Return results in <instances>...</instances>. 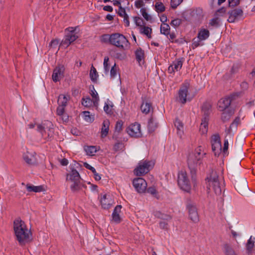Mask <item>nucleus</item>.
Instances as JSON below:
<instances>
[{
	"label": "nucleus",
	"mask_w": 255,
	"mask_h": 255,
	"mask_svg": "<svg viewBox=\"0 0 255 255\" xmlns=\"http://www.w3.org/2000/svg\"><path fill=\"white\" fill-rule=\"evenodd\" d=\"M208 118L205 117L202 119L200 131L202 134H206L208 131Z\"/></svg>",
	"instance_id": "nucleus-26"
},
{
	"label": "nucleus",
	"mask_w": 255,
	"mask_h": 255,
	"mask_svg": "<svg viewBox=\"0 0 255 255\" xmlns=\"http://www.w3.org/2000/svg\"><path fill=\"white\" fill-rule=\"evenodd\" d=\"M228 21L230 23L235 22L243 17V11L241 9L235 8L229 11Z\"/></svg>",
	"instance_id": "nucleus-15"
},
{
	"label": "nucleus",
	"mask_w": 255,
	"mask_h": 255,
	"mask_svg": "<svg viewBox=\"0 0 255 255\" xmlns=\"http://www.w3.org/2000/svg\"><path fill=\"white\" fill-rule=\"evenodd\" d=\"M146 190L148 193L151 194V195L155 197L157 199H158L159 196L158 195L157 191L155 187L152 186L149 187L147 188H146Z\"/></svg>",
	"instance_id": "nucleus-41"
},
{
	"label": "nucleus",
	"mask_w": 255,
	"mask_h": 255,
	"mask_svg": "<svg viewBox=\"0 0 255 255\" xmlns=\"http://www.w3.org/2000/svg\"><path fill=\"white\" fill-rule=\"evenodd\" d=\"M112 109H113V105L111 101L109 100H107L106 102L105 103V106L104 107V111L108 114H111L112 113Z\"/></svg>",
	"instance_id": "nucleus-37"
},
{
	"label": "nucleus",
	"mask_w": 255,
	"mask_h": 255,
	"mask_svg": "<svg viewBox=\"0 0 255 255\" xmlns=\"http://www.w3.org/2000/svg\"><path fill=\"white\" fill-rule=\"evenodd\" d=\"M255 237L251 236L246 244V248L248 254L252 253L254 250V248L255 247Z\"/></svg>",
	"instance_id": "nucleus-27"
},
{
	"label": "nucleus",
	"mask_w": 255,
	"mask_h": 255,
	"mask_svg": "<svg viewBox=\"0 0 255 255\" xmlns=\"http://www.w3.org/2000/svg\"><path fill=\"white\" fill-rule=\"evenodd\" d=\"M182 20L181 19L175 18L171 21L170 25L176 28L178 27L182 23Z\"/></svg>",
	"instance_id": "nucleus-49"
},
{
	"label": "nucleus",
	"mask_w": 255,
	"mask_h": 255,
	"mask_svg": "<svg viewBox=\"0 0 255 255\" xmlns=\"http://www.w3.org/2000/svg\"><path fill=\"white\" fill-rule=\"evenodd\" d=\"M172 217L170 215L162 214L160 219H161L162 221L167 222L170 221Z\"/></svg>",
	"instance_id": "nucleus-61"
},
{
	"label": "nucleus",
	"mask_w": 255,
	"mask_h": 255,
	"mask_svg": "<svg viewBox=\"0 0 255 255\" xmlns=\"http://www.w3.org/2000/svg\"><path fill=\"white\" fill-rule=\"evenodd\" d=\"M26 187L28 192H40L43 191V187L42 186H34L27 184Z\"/></svg>",
	"instance_id": "nucleus-31"
},
{
	"label": "nucleus",
	"mask_w": 255,
	"mask_h": 255,
	"mask_svg": "<svg viewBox=\"0 0 255 255\" xmlns=\"http://www.w3.org/2000/svg\"><path fill=\"white\" fill-rule=\"evenodd\" d=\"M13 230L16 239L20 244L27 241L31 235L24 222L19 218L14 221Z\"/></svg>",
	"instance_id": "nucleus-1"
},
{
	"label": "nucleus",
	"mask_w": 255,
	"mask_h": 255,
	"mask_svg": "<svg viewBox=\"0 0 255 255\" xmlns=\"http://www.w3.org/2000/svg\"><path fill=\"white\" fill-rule=\"evenodd\" d=\"M191 16L193 20H200L203 17V10L200 8L193 9L191 12Z\"/></svg>",
	"instance_id": "nucleus-23"
},
{
	"label": "nucleus",
	"mask_w": 255,
	"mask_h": 255,
	"mask_svg": "<svg viewBox=\"0 0 255 255\" xmlns=\"http://www.w3.org/2000/svg\"><path fill=\"white\" fill-rule=\"evenodd\" d=\"M59 43V41L57 39H54V40H52L50 44H49V46L51 47H55Z\"/></svg>",
	"instance_id": "nucleus-63"
},
{
	"label": "nucleus",
	"mask_w": 255,
	"mask_h": 255,
	"mask_svg": "<svg viewBox=\"0 0 255 255\" xmlns=\"http://www.w3.org/2000/svg\"><path fill=\"white\" fill-rule=\"evenodd\" d=\"M182 1L183 0H171V6L173 8H175L182 2Z\"/></svg>",
	"instance_id": "nucleus-54"
},
{
	"label": "nucleus",
	"mask_w": 255,
	"mask_h": 255,
	"mask_svg": "<svg viewBox=\"0 0 255 255\" xmlns=\"http://www.w3.org/2000/svg\"><path fill=\"white\" fill-rule=\"evenodd\" d=\"M170 26L167 23H162L160 26V32L165 35L168 36L170 32Z\"/></svg>",
	"instance_id": "nucleus-36"
},
{
	"label": "nucleus",
	"mask_w": 255,
	"mask_h": 255,
	"mask_svg": "<svg viewBox=\"0 0 255 255\" xmlns=\"http://www.w3.org/2000/svg\"><path fill=\"white\" fill-rule=\"evenodd\" d=\"M183 65V60L182 59H177L174 61L169 66L168 72L170 74H174L175 72L179 71Z\"/></svg>",
	"instance_id": "nucleus-17"
},
{
	"label": "nucleus",
	"mask_w": 255,
	"mask_h": 255,
	"mask_svg": "<svg viewBox=\"0 0 255 255\" xmlns=\"http://www.w3.org/2000/svg\"><path fill=\"white\" fill-rule=\"evenodd\" d=\"M153 165V163L152 161H140L137 167L134 169V173L137 176H141L148 172Z\"/></svg>",
	"instance_id": "nucleus-10"
},
{
	"label": "nucleus",
	"mask_w": 255,
	"mask_h": 255,
	"mask_svg": "<svg viewBox=\"0 0 255 255\" xmlns=\"http://www.w3.org/2000/svg\"><path fill=\"white\" fill-rule=\"evenodd\" d=\"M111 44L121 49H125L128 45L129 42L123 34L115 33L112 34Z\"/></svg>",
	"instance_id": "nucleus-8"
},
{
	"label": "nucleus",
	"mask_w": 255,
	"mask_h": 255,
	"mask_svg": "<svg viewBox=\"0 0 255 255\" xmlns=\"http://www.w3.org/2000/svg\"><path fill=\"white\" fill-rule=\"evenodd\" d=\"M210 35L209 31L205 28H201L198 33L197 38L200 40H205Z\"/></svg>",
	"instance_id": "nucleus-25"
},
{
	"label": "nucleus",
	"mask_w": 255,
	"mask_h": 255,
	"mask_svg": "<svg viewBox=\"0 0 255 255\" xmlns=\"http://www.w3.org/2000/svg\"><path fill=\"white\" fill-rule=\"evenodd\" d=\"M84 166L86 168L90 170L92 172L94 175V177L96 181H99L101 180V176L99 173L97 172L95 168L92 167L91 165H90L87 162H85L84 163Z\"/></svg>",
	"instance_id": "nucleus-29"
},
{
	"label": "nucleus",
	"mask_w": 255,
	"mask_h": 255,
	"mask_svg": "<svg viewBox=\"0 0 255 255\" xmlns=\"http://www.w3.org/2000/svg\"><path fill=\"white\" fill-rule=\"evenodd\" d=\"M118 14L120 16L123 18L125 16L127 17V16L128 15L126 12L125 9L123 8L122 6H120V7L119 8Z\"/></svg>",
	"instance_id": "nucleus-55"
},
{
	"label": "nucleus",
	"mask_w": 255,
	"mask_h": 255,
	"mask_svg": "<svg viewBox=\"0 0 255 255\" xmlns=\"http://www.w3.org/2000/svg\"><path fill=\"white\" fill-rule=\"evenodd\" d=\"M211 109V105L210 103H205L202 106V111L204 113L205 117L208 118V116L210 114Z\"/></svg>",
	"instance_id": "nucleus-33"
},
{
	"label": "nucleus",
	"mask_w": 255,
	"mask_h": 255,
	"mask_svg": "<svg viewBox=\"0 0 255 255\" xmlns=\"http://www.w3.org/2000/svg\"><path fill=\"white\" fill-rule=\"evenodd\" d=\"M157 127L156 124H155L152 119H150L148 124V128L150 131H153Z\"/></svg>",
	"instance_id": "nucleus-52"
},
{
	"label": "nucleus",
	"mask_w": 255,
	"mask_h": 255,
	"mask_svg": "<svg viewBox=\"0 0 255 255\" xmlns=\"http://www.w3.org/2000/svg\"><path fill=\"white\" fill-rule=\"evenodd\" d=\"M226 255H237L236 254V253L233 250L229 249L227 251V252L226 253Z\"/></svg>",
	"instance_id": "nucleus-64"
},
{
	"label": "nucleus",
	"mask_w": 255,
	"mask_h": 255,
	"mask_svg": "<svg viewBox=\"0 0 255 255\" xmlns=\"http://www.w3.org/2000/svg\"><path fill=\"white\" fill-rule=\"evenodd\" d=\"M140 13H141L142 16L147 20L149 21L151 19V17L150 16L147 12H146V10L145 8H141Z\"/></svg>",
	"instance_id": "nucleus-50"
},
{
	"label": "nucleus",
	"mask_w": 255,
	"mask_h": 255,
	"mask_svg": "<svg viewBox=\"0 0 255 255\" xmlns=\"http://www.w3.org/2000/svg\"><path fill=\"white\" fill-rule=\"evenodd\" d=\"M100 201L102 207L104 209H108L112 203V200L110 198V196H107L106 194L101 196Z\"/></svg>",
	"instance_id": "nucleus-21"
},
{
	"label": "nucleus",
	"mask_w": 255,
	"mask_h": 255,
	"mask_svg": "<svg viewBox=\"0 0 255 255\" xmlns=\"http://www.w3.org/2000/svg\"><path fill=\"white\" fill-rule=\"evenodd\" d=\"M207 191L208 194L220 195L222 190L219 179L218 173L216 170H212L207 175L205 179Z\"/></svg>",
	"instance_id": "nucleus-2"
},
{
	"label": "nucleus",
	"mask_w": 255,
	"mask_h": 255,
	"mask_svg": "<svg viewBox=\"0 0 255 255\" xmlns=\"http://www.w3.org/2000/svg\"><path fill=\"white\" fill-rule=\"evenodd\" d=\"M154 9L158 13H162L165 10V7L161 1H156L154 5Z\"/></svg>",
	"instance_id": "nucleus-34"
},
{
	"label": "nucleus",
	"mask_w": 255,
	"mask_h": 255,
	"mask_svg": "<svg viewBox=\"0 0 255 255\" xmlns=\"http://www.w3.org/2000/svg\"><path fill=\"white\" fill-rule=\"evenodd\" d=\"M233 97H226L221 99L218 103V107L220 111H223L228 108L231 105Z\"/></svg>",
	"instance_id": "nucleus-18"
},
{
	"label": "nucleus",
	"mask_w": 255,
	"mask_h": 255,
	"mask_svg": "<svg viewBox=\"0 0 255 255\" xmlns=\"http://www.w3.org/2000/svg\"><path fill=\"white\" fill-rule=\"evenodd\" d=\"M229 147V142L228 140L227 139H225L224 140V146L223 148H222V153L224 154V156H226L228 154V149Z\"/></svg>",
	"instance_id": "nucleus-48"
},
{
	"label": "nucleus",
	"mask_w": 255,
	"mask_h": 255,
	"mask_svg": "<svg viewBox=\"0 0 255 255\" xmlns=\"http://www.w3.org/2000/svg\"><path fill=\"white\" fill-rule=\"evenodd\" d=\"M23 158L25 162L29 165H33L36 163L35 153L27 152L24 154Z\"/></svg>",
	"instance_id": "nucleus-19"
},
{
	"label": "nucleus",
	"mask_w": 255,
	"mask_h": 255,
	"mask_svg": "<svg viewBox=\"0 0 255 255\" xmlns=\"http://www.w3.org/2000/svg\"><path fill=\"white\" fill-rule=\"evenodd\" d=\"M112 34H104L101 36V41L102 42L106 43H109L111 44V39H112Z\"/></svg>",
	"instance_id": "nucleus-42"
},
{
	"label": "nucleus",
	"mask_w": 255,
	"mask_h": 255,
	"mask_svg": "<svg viewBox=\"0 0 255 255\" xmlns=\"http://www.w3.org/2000/svg\"><path fill=\"white\" fill-rule=\"evenodd\" d=\"M136 59L138 62H140L144 56V51L141 49H137L135 52Z\"/></svg>",
	"instance_id": "nucleus-40"
},
{
	"label": "nucleus",
	"mask_w": 255,
	"mask_h": 255,
	"mask_svg": "<svg viewBox=\"0 0 255 255\" xmlns=\"http://www.w3.org/2000/svg\"><path fill=\"white\" fill-rule=\"evenodd\" d=\"M65 68L62 65L57 66L53 70L52 79L55 82L59 81L64 77Z\"/></svg>",
	"instance_id": "nucleus-16"
},
{
	"label": "nucleus",
	"mask_w": 255,
	"mask_h": 255,
	"mask_svg": "<svg viewBox=\"0 0 255 255\" xmlns=\"http://www.w3.org/2000/svg\"><path fill=\"white\" fill-rule=\"evenodd\" d=\"M241 120L240 118L239 117H237L235 118V119L234 120L233 123L231 124L230 126V128H232V127H235V128H237L238 125L240 123Z\"/></svg>",
	"instance_id": "nucleus-58"
},
{
	"label": "nucleus",
	"mask_w": 255,
	"mask_h": 255,
	"mask_svg": "<svg viewBox=\"0 0 255 255\" xmlns=\"http://www.w3.org/2000/svg\"><path fill=\"white\" fill-rule=\"evenodd\" d=\"M66 180L71 183L70 189L73 192L79 191L83 188H86L79 172L75 169H72L69 173L67 174Z\"/></svg>",
	"instance_id": "nucleus-3"
},
{
	"label": "nucleus",
	"mask_w": 255,
	"mask_h": 255,
	"mask_svg": "<svg viewBox=\"0 0 255 255\" xmlns=\"http://www.w3.org/2000/svg\"><path fill=\"white\" fill-rule=\"evenodd\" d=\"M65 107L61 106H58L56 110V114L63 122H67L68 121L69 117L65 112Z\"/></svg>",
	"instance_id": "nucleus-20"
},
{
	"label": "nucleus",
	"mask_w": 255,
	"mask_h": 255,
	"mask_svg": "<svg viewBox=\"0 0 255 255\" xmlns=\"http://www.w3.org/2000/svg\"><path fill=\"white\" fill-rule=\"evenodd\" d=\"M90 94L92 97L93 103L95 105H96L98 104V102L99 101V98L98 93L94 87H93V89L91 90Z\"/></svg>",
	"instance_id": "nucleus-39"
},
{
	"label": "nucleus",
	"mask_w": 255,
	"mask_h": 255,
	"mask_svg": "<svg viewBox=\"0 0 255 255\" xmlns=\"http://www.w3.org/2000/svg\"><path fill=\"white\" fill-rule=\"evenodd\" d=\"M132 184L136 191L139 193L145 192L147 187V183L142 178L138 177L133 180Z\"/></svg>",
	"instance_id": "nucleus-14"
},
{
	"label": "nucleus",
	"mask_w": 255,
	"mask_h": 255,
	"mask_svg": "<svg viewBox=\"0 0 255 255\" xmlns=\"http://www.w3.org/2000/svg\"><path fill=\"white\" fill-rule=\"evenodd\" d=\"M240 0H229V5L230 6H234L238 4Z\"/></svg>",
	"instance_id": "nucleus-62"
},
{
	"label": "nucleus",
	"mask_w": 255,
	"mask_h": 255,
	"mask_svg": "<svg viewBox=\"0 0 255 255\" xmlns=\"http://www.w3.org/2000/svg\"><path fill=\"white\" fill-rule=\"evenodd\" d=\"M143 4L144 2L142 0H136L134 2L135 7L137 8L141 7Z\"/></svg>",
	"instance_id": "nucleus-59"
},
{
	"label": "nucleus",
	"mask_w": 255,
	"mask_h": 255,
	"mask_svg": "<svg viewBox=\"0 0 255 255\" xmlns=\"http://www.w3.org/2000/svg\"><path fill=\"white\" fill-rule=\"evenodd\" d=\"M121 209L122 206L117 205L115 207L112 214L113 220L117 223H119L121 222L120 213H121Z\"/></svg>",
	"instance_id": "nucleus-22"
},
{
	"label": "nucleus",
	"mask_w": 255,
	"mask_h": 255,
	"mask_svg": "<svg viewBox=\"0 0 255 255\" xmlns=\"http://www.w3.org/2000/svg\"><path fill=\"white\" fill-rule=\"evenodd\" d=\"M103 65L105 73H109L110 68V64L109 62V58L108 56L105 57L104 59Z\"/></svg>",
	"instance_id": "nucleus-44"
},
{
	"label": "nucleus",
	"mask_w": 255,
	"mask_h": 255,
	"mask_svg": "<svg viewBox=\"0 0 255 255\" xmlns=\"http://www.w3.org/2000/svg\"><path fill=\"white\" fill-rule=\"evenodd\" d=\"M178 185L180 188L187 192L191 189V183L189 175L186 171L181 170L178 175Z\"/></svg>",
	"instance_id": "nucleus-6"
},
{
	"label": "nucleus",
	"mask_w": 255,
	"mask_h": 255,
	"mask_svg": "<svg viewBox=\"0 0 255 255\" xmlns=\"http://www.w3.org/2000/svg\"><path fill=\"white\" fill-rule=\"evenodd\" d=\"M159 227L161 229L168 230V225L166 221H161L159 223Z\"/></svg>",
	"instance_id": "nucleus-56"
},
{
	"label": "nucleus",
	"mask_w": 255,
	"mask_h": 255,
	"mask_svg": "<svg viewBox=\"0 0 255 255\" xmlns=\"http://www.w3.org/2000/svg\"><path fill=\"white\" fill-rule=\"evenodd\" d=\"M123 122L122 121H118L116 123L115 129L118 132H120L123 129Z\"/></svg>",
	"instance_id": "nucleus-53"
},
{
	"label": "nucleus",
	"mask_w": 255,
	"mask_h": 255,
	"mask_svg": "<svg viewBox=\"0 0 255 255\" xmlns=\"http://www.w3.org/2000/svg\"><path fill=\"white\" fill-rule=\"evenodd\" d=\"M174 125L177 128L178 133H179V132L181 133L183 128L182 122L180 120L176 119L174 122Z\"/></svg>",
	"instance_id": "nucleus-47"
},
{
	"label": "nucleus",
	"mask_w": 255,
	"mask_h": 255,
	"mask_svg": "<svg viewBox=\"0 0 255 255\" xmlns=\"http://www.w3.org/2000/svg\"><path fill=\"white\" fill-rule=\"evenodd\" d=\"M186 208L188 211L190 220L194 223L198 222L199 215L195 204L192 202H188L186 205Z\"/></svg>",
	"instance_id": "nucleus-13"
},
{
	"label": "nucleus",
	"mask_w": 255,
	"mask_h": 255,
	"mask_svg": "<svg viewBox=\"0 0 255 255\" xmlns=\"http://www.w3.org/2000/svg\"><path fill=\"white\" fill-rule=\"evenodd\" d=\"M69 98V95H60L58 99V105L66 107Z\"/></svg>",
	"instance_id": "nucleus-28"
},
{
	"label": "nucleus",
	"mask_w": 255,
	"mask_h": 255,
	"mask_svg": "<svg viewBox=\"0 0 255 255\" xmlns=\"http://www.w3.org/2000/svg\"><path fill=\"white\" fill-rule=\"evenodd\" d=\"M90 76L91 80L95 82L98 77V74L96 68L92 65L90 72Z\"/></svg>",
	"instance_id": "nucleus-38"
},
{
	"label": "nucleus",
	"mask_w": 255,
	"mask_h": 255,
	"mask_svg": "<svg viewBox=\"0 0 255 255\" xmlns=\"http://www.w3.org/2000/svg\"><path fill=\"white\" fill-rule=\"evenodd\" d=\"M84 150L86 154L89 156H93L98 151V147L96 146H85Z\"/></svg>",
	"instance_id": "nucleus-30"
},
{
	"label": "nucleus",
	"mask_w": 255,
	"mask_h": 255,
	"mask_svg": "<svg viewBox=\"0 0 255 255\" xmlns=\"http://www.w3.org/2000/svg\"><path fill=\"white\" fill-rule=\"evenodd\" d=\"M82 102V105L85 107H89L92 105L93 102L90 98H86L83 99Z\"/></svg>",
	"instance_id": "nucleus-51"
},
{
	"label": "nucleus",
	"mask_w": 255,
	"mask_h": 255,
	"mask_svg": "<svg viewBox=\"0 0 255 255\" xmlns=\"http://www.w3.org/2000/svg\"><path fill=\"white\" fill-rule=\"evenodd\" d=\"M110 122L108 120L103 121L101 128V136L105 137L108 134L109 130Z\"/></svg>",
	"instance_id": "nucleus-24"
},
{
	"label": "nucleus",
	"mask_w": 255,
	"mask_h": 255,
	"mask_svg": "<svg viewBox=\"0 0 255 255\" xmlns=\"http://www.w3.org/2000/svg\"><path fill=\"white\" fill-rule=\"evenodd\" d=\"M134 21L137 26L142 27L141 23L142 22V20L141 18L135 16L134 17Z\"/></svg>",
	"instance_id": "nucleus-60"
},
{
	"label": "nucleus",
	"mask_w": 255,
	"mask_h": 255,
	"mask_svg": "<svg viewBox=\"0 0 255 255\" xmlns=\"http://www.w3.org/2000/svg\"><path fill=\"white\" fill-rule=\"evenodd\" d=\"M140 32L145 35L148 38H150L152 29L149 27L143 26L140 27Z\"/></svg>",
	"instance_id": "nucleus-35"
},
{
	"label": "nucleus",
	"mask_w": 255,
	"mask_h": 255,
	"mask_svg": "<svg viewBox=\"0 0 255 255\" xmlns=\"http://www.w3.org/2000/svg\"><path fill=\"white\" fill-rule=\"evenodd\" d=\"M220 19L218 17H215L211 19L209 24L214 27H218L220 26Z\"/></svg>",
	"instance_id": "nucleus-43"
},
{
	"label": "nucleus",
	"mask_w": 255,
	"mask_h": 255,
	"mask_svg": "<svg viewBox=\"0 0 255 255\" xmlns=\"http://www.w3.org/2000/svg\"><path fill=\"white\" fill-rule=\"evenodd\" d=\"M65 30L67 31V33L62 41L61 45L67 47L71 43L75 41L79 37V36L78 33L76 32L75 27H69L66 28Z\"/></svg>",
	"instance_id": "nucleus-9"
},
{
	"label": "nucleus",
	"mask_w": 255,
	"mask_h": 255,
	"mask_svg": "<svg viewBox=\"0 0 255 255\" xmlns=\"http://www.w3.org/2000/svg\"><path fill=\"white\" fill-rule=\"evenodd\" d=\"M140 125L135 123L130 125L127 128L126 131L131 137L139 138L141 136Z\"/></svg>",
	"instance_id": "nucleus-12"
},
{
	"label": "nucleus",
	"mask_w": 255,
	"mask_h": 255,
	"mask_svg": "<svg viewBox=\"0 0 255 255\" xmlns=\"http://www.w3.org/2000/svg\"><path fill=\"white\" fill-rule=\"evenodd\" d=\"M202 40H200L198 38L197 39L196 38H194L193 40V42L192 44V46L193 49H195L200 45V42Z\"/></svg>",
	"instance_id": "nucleus-57"
},
{
	"label": "nucleus",
	"mask_w": 255,
	"mask_h": 255,
	"mask_svg": "<svg viewBox=\"0 0 255 255\" xmlns=\"http://www.w3.org/2000/svg\"><path fill=\"white\" fill-rule=\"evenodd\" d=\"M206 155L202 146H198L194 153L190 154L188 158V164L189 168H194L201 164Z\"/></svg>",
	"instance_id": "nucleus-4"
},
{
	"label": "nucleus",
	"mask_w": 255,
	"mask_h": 255,
	"mask_svg": "<svg viewBox=\"0 0 255 255\" xmlns=\"http://www.w3.org/2000/svg\"><path fill=\"white\" fill-rule=\"evenodd\" d=\"M84 120L89 123H91L94 121L93 117L90 115V113L88 111H84L83 112Z\"/></svg>",
	"instance_id": "nucleus-46"
},
{
	"label": "nucleus",
	"mask_w": 255,
	"mask_h": 255,
	"mask_svg": "<svg viewBox=\"0 0 255 255\" xmlns=\"http://www.w3.org/2000/svg\"><path fill=\"white\" fill-rule=\"evenodd\" d=\"M211 143L212 149L215 156H219L222 152V145L220 136L219 134L216 133L211 137Z\"/></svg>",
	"instance_id": "nucleus-11"
},
{
	"label": "nucleus",
	"mask_w": 255,
	"mask_h": 255,
	"mask_svg": "<svg viewBox=\"0 0 255 255\" xmlns=\"http://www.w3.org/2000/svg\"><path fill=\"white\" fill-rule=\"evenodd\" d=\"M119 70L118 66H117L116 64L112 67L110 71V75L112 78H115L117 75L118 72Z\"/></svg>",
	"instance_id": "nucleus-45"
},
{
	"label": "nucleus",
	"mask_w": 255,
	"mask_h": 255,
	"mask_svg": "<svg viewBox=\"0 0 255 255\" xmlns=\"http://www.w3.org/2000/svg\"><path fill=\"white\" fill-rule=\"evenodd\" d=\"M190 87L189 82L185 81L180 86L178 93L177 100L180 103L184 104L187 101H190L192 98L189 96L188 90Z\"/></svg>",
	"instance_id": "nucleus-7"
},
{
	"label": "nucleus",
	"mask_w": 255,
	"mask_h": 255,
	"mask_svg": "<svg viewBox=\"0 0 255 255\" xmlns=\"http://www.w3.org/2000/svg\"><path fill=\"white\" fill-rule=\"evenodd\" d=\"M140 109L143 114H147L150 111L151 105L147 102H143L141 105Z\"/></svg>",
	"instance_id": "nucleus-32"
},
{
	"label": "nucleus",
	"mask_w": 255,
	"mask_h": 255,
	"mask_svg": "<svg viewBox=\"0 0 255 255\" xmlns=\"http://www.w3.org/2000/svg\"><path fill=\"white\" fill-rule=\"evenodd\" d=\"M53 127L51 122L46 121L37 125V130L40 133L44 138L47 139L53 136L54 132Z\"/></svg>",
	"instance_id": "nucleus-5"
}]
</instances>
